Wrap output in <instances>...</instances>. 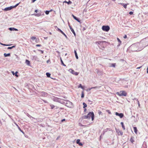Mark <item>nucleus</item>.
<instances>
[{
  "label": "nucleus",
  "instance_id": "f257e3e1",
  "mask_svg": "<svg viewBox=\"0 0 148 148\" xmlns=\"http://www.w3.org/2000/svg\"><path fill=\"white\" fill-rule=\"evenodd\" d=\"M140 43L141 45H143L142 47L141 48V49L143 48H144L146 46H147L148 45V37L144 38L141 40Z\"/></svg>",
  "mask_w": 148,
  "mask_h": 148
},
{
  "label": "nucleus",
  "instance_id": "f03ea898",
  "mask_svg": "<svg viewBox=\"0 0 148 148\" xmlns=\"http://www.w3.org/2000/svg\"><path fill=\"white\" fill-rule=\"evenodd\" d=\"M91 117L92 120L93 121L94 119V114L93 112H90L87 115L84 116L83 117V119H90Z\"/></svg>",
  "mask_w": 148,
  "mask_h": 148
},
{
  "label": "nucleus",
  "instance_id": "7ed1b4c3",
  "mask_svg": "<svg viewBox=\"0 0 148 148\" xmlns=\"http://www.w3.org/2000/svg\"><path fill=\"white\" fill-rule=\"evenodd\" d=\"M139 46L140 47L141 46L140 43H139L138 42L132 44L131 46V48L132 49V50L134 51H137L138 50V51H140V50H138V47H139Z\"/></svg>",
  "mask_w": 148,
  "mask_h": 148
},
{
  "label": "nucleus",
  "instance_id": "20e7f679",
  "mask_svg": "<svg viewBox=\"0 0 148 148\" xmlns=\"http://www.w3.org/2000/svg\"><path fill=\"white\" fill-rule=\"evenodd\" d=\"M64 103L66 106L70 108H71L73 106L72 103L69 101H65Z\"/></svg>",
  "mask_w": 148,
  "mask_h": 148
},
{
  "label": "nucleus",
  "instance_id": "39448f33",
  "mask_svg": "<svg viewBox=\"0 0 148 148\" xmlns=\"http://www.w3.org/2000/svg\"><path fill=\"white\" fill-rule=\"evenodd\" d=\"M102 29L104 31L108 32L109 30L110 27L108 25H103L102 27Z\"/></svg>",
  "mask_w": 148,
  "mask_h": 148
},
{
  "label": "nucleus",
  "instance_id": "423d86ee",
  "mask_svg": "<svg viewBox=\"0 0 148 148\" xmlns=\"http://www.w3.org/2000/svg\"><path fill=\"white\" fill-rule=\"evenodd\" d=\"M69 72L72 74L74 75H77L79 74V73L75 72L73 70L71 69H70L69 70Z\"/></svg>",
  "mask_w": 148,
  "mask_h": 148
},
{
  "label": "nucleus",
  "instance_id": "0eeeda50",
  "mask_svg": "<svg viewBox=\"0 0 148 148\" xmlns=\"http://www.w3.org/2000/svg\"><path fill=\"white\" fill-rule=\"evenodd\" d=\"M115 114L116 115L119 116L121 118H122L124 116L123 114L122 113H119L117 112H116Z\"/></svg>",
  "mask_w": 148,
  "mask_h": 148
},
{
  "label": "nucleus",
  "instance_id": "6e6552de",
  "mask_svg": "<svg viewBox=\"0 0 148 148\" xmlns=\"http://www.w3.org/2000/svg\"><path fill=\"white\" fill-rule=\"evenodd\" d=\"M120 94L119 95L120 96H126L127 95V93L125 91H123L120 92Z\"/></svg>",
  "mask_w": 148,
  "mask_h": 148
},
{
  "label": "nucleus",
  "instance_id": "1a4fd4ad",
  "mask_svg": "<svg viewBox=\"0 0 148 148\" xmlns=\"http://www.w3.org/2000/svg\"><path fill=\"white\" fill-rule=\"evenodd\" d=\"M116 133L119 135H122L123 134V132L121 131L119 129H116Z\"/></svg>",
  "mask_w": 148,
  "mask_h": 148
},
{
  "label": "nucleus",
  "instance_id": "9d476101",
  "mask_svg": "<svg viewBox=\"0 0 148 148\" xmlns=\"http://www.w3.org/2000/svg\"><path fill=\"white\" fill-rule=\"evenodd\" d=\"M56 27L57 29L62 34H63L66 38H67V36L59 28H58L57 26H56Z\"/></svg>",
  "mask_w": 148,
  "mask_h": 148
},
{
  "label": "nucleus",
  "instance_id": "9b49d317",
  "mask_svg": "<svg viewBox=\"0 0 148 148\" xmlns=\"http://www.w3.org/2000/svg\"><path fill=\"white\" fill-rule=\"evenodd\" d=\"M13 8V7L12 6H11L9 7H8L5 8L3 10L5 11H9L10 10Z\"/></svg>",
  "mask_w": 148,
  "mask_h": 148
},
{
  "label": "nucleus",
  "instance_id": "f8f14e48",
  "mask_svg": "<svg viewBox=\"0 0 148 148\" xmlns=\"http://www.w3.org/2000/svg\"><path fill=\"white\" fill-rule=\"evenodd\" d=\"M69 27L71 31L73 32V33L74 35V36H75V35H76L75 33L74 29L72 28V27L70 26V25H69Z\"/></svg>",
  "mask_w": 148,
  "mask_h": 148
},
{
  "label": "nucleus",
  "instance_id": "ddd939ff",
  "mask_svg": "<svg viewBox=\"0 0 148 148\" xmlns=\"http://www.w3.org/2000/svg\"><path fill=\"white\" fill-rule=\"evenodd\" d=\"M9 29L11 31H18V30L17 29L15 28L14 27H10L9 28Z\"/></svg>",
  "mask_w": 148,
  "mask_h": 148
},
{
  "label": "nucleus",
  "instance_id": "4468645a",
  "mask_svg": "<svg viewBox=\"0 0 148 148\" xmlns=\"http://www.w3.org/2000/svg\"><path fill=\"white\" fill-rule=\"evenodd\" d=\"M76 143L79 144L80 146H82V144L80 142V140L79 139H77L76 141Z\"/></svg>",
  "mask_w": 148,
  "mask_h": 148
},
{
  "label": "nucleus",
  "instance_id": "2eb2a0df",
  "mask_svg": "<svg viewBox=\"0 0 148 148\" xmlns=\"http://www.w3.org/2000/svg\"><path fill=\"white\" fill-rule=\"evenodd\" d=\"M72 16L73 17V18L76 21H77L78 22H80V21L79 19L77 18L73 14L72 15Z\"/></svg>",
  "mask_w": 148,
  "mask_h": 148
},
{
  "label": "nucleus",
  "instance_id": "dca6fc26",
  "mask_svg": "<svg viewBox=\"0 0 148 148\" xmlns=\"http://www.w3.org/2000/svg\"><path fill=\"white\" fill-rule=\"evenodd\" d=\"M119 4H121V5H122L123 6V7L125 8H127V5H128V3L126 4H124L123 3H120Z\"/></svg>",
  "mask_w": 148,
  "mask_h": 148
},
{
  "label": "nucleus",
  "instance_id": "f3484780",
  "mask_svg": "<svg viewBox=\"0 0 148 148\" xmlns=\"http://www.w3.org/2000/svg\"><path fill=\"white\" fill-rule=\"evenodd\" d=\"M116 63H112L110 64V65L109 66L110 67H115L116 66Z\"/></svg>",
  "mask_w": 148,
  "mask_h": 148
},
{
  "label": "nucleus",
  "instance_id": "a211bd4d",
  "mask_svg": "<svg viewBox=\"0 0 148 148\" xmlns=\"http://www.w3.org/2000/svg\"><path fill=\"white\" fill-rule=\"evenodd\" d=\"M133 128L134 130V132L136 134L137 133V127H133Z\"/></svg>",
  "mask_w": 148,
  "mask_h": 148
},
{
  "label": "nucleus",
  "instance_id": "6ab92c4d",
  "mask_svg": "<svg viewBox=\"0 0 148 148\" xmlns=\"http://www.w3.org/2000/svg\"><path fill=\"white\" fill-rule=\"evenodd\" d=\"M74 53L75 54V57L77 59H78V57L77 56V53L76 51L75 50H74Z\"/></svg>",
  "mask_w": 148,
  "mask_h": 148
},
{
  "label": "nucleus",
  "instance_id": "aec40b11",
  "mask_svg": "<svg viewBox=\"0 0 148 148\" xmlns=\"http://www.w3.org/2000/svg\"><path fill=\"white\" fill-rule=\"evenodd\" d=\"M10 53H7V54H6V53H4V56L5 57L9 56H10Z\"/></svg>",
  "mask_w": 148,
  "mask_h": 148
},
{
  "label": "nucleus",
  "instance_id": "412c9836",
  "mask_svg": "<svg viewBox=\"0 0 148 148\" xmlns=\"http://www.w3.org/2000/svg\"><path fill=\"white\" fill-rule=\"evenodd\" d=\"M25 63L27 64L28 65H29L30 64V61L28 60H26Z\"/></svg>",
  "mask_w": 148,
  "mask_h": 148
},
{
  "label": "nucleus",
  "instance_id": "4be33fe9",
  "mask_svg": "<svg viewBox=\"0 0 148 148\" xmlns=\"http://www.w3.org/2000/svg\"><path fill=\"white\" fill-rule=\"evenodd\" d=\"M130 141L133 143L134 142V138L133 137H132L130 140Z\"/></svg>",
  "mask_w": 148,
  "mask_h": 148
},
{
  "label": "nucleus",
  "instance_id": "5701e85b",
  "mask_svg": "<svg viewBox=\"0 0 148 148\" xmlns=\"http://www.w3.org/2000/svg\"><path fill=\"white\" fill-rule=\"evenodd\" d=\"M121 125H122V128L124 130H125V127L123 123V122H121Z\"/></svg>",
  "mask_w": 148,
  "mask_h": 148
},
{
  "label": "nucleus",
  "instance_id": "b1692460",
  "mask_svg": "<svg viewBox=\"0 0 148 148\" xmlns=\"http://www.w3.org/2000/svg\"><path fill=\"white\" fill-rule=\"evenodd\" d=\"M17 126H18V128L19 129V130L20 131H21V132H22L23 134H24V133L21 130V128L18 126L17 125H16Z\"/></svg>",
  "mask_w": 148,
  "mask_h": 148
},
{
  "label": "nucleus",
  "instance_id": "393cba45",
  "mask_svg": "<svg viewBox=\"0 0 148 148\" xmlns=\"http://www.w3.org/2000/svg\"><path fill=\"white\" fill-rule=\"evenodd\" d=\"M60 61H61V64H62L63 66H66V65L64 63H63V61H62V59L61 58H60Z\"/></svg>",
  "mask_w": 148,
  "mask_h": 148
},
{
  "label": "nucleus",
  "instance_id": "a878e982",
  "mask_svg": "<svg viewBox=\"0 0 148 148\" xmlns=\"http://www.w3.org/2000/svg\"><path fill=\"white\" fill-rule=\"evenodd\" d=\"M46 75L47 77H50V76L51 75L50 73H46Z\"/></svg>",
  "mask_w": 148,
  "mask_h": 148
},
{
  "label": "nucleus",
  "instance_id": "bb28decb",
  "mask_svg": "<svg viewBox=\"0 0 148 148\" xmlns=\"http://www.w3.org/2000/svg\"><path fill=\"white\" fill-rule=\"evenodd\" d=\"M83 105L84 106H83L84 108H85L87 107V105L85 103H83Z\"/></svg>",
  "mask_w": 148,
  "mask_h": 148
},
{
  "label": "nucleus",
  "instance_id": "cd10ccee",
  "mask_svg": "<svg viewBox=\"0 0 148 148\" xmlns=\"http://www.w3.org/2000/svg\"><path fill=\"white\" fill-rule=\"evenodd\" d=\"M63 3H68V4H70L71 3V2L70 1H69L67 2L66 1H64L63 2Z\"/></svg>",
  "mask_w": 148,
  "mask_h": 148
},
{
  "label": "nucleus",
  "instance_id": "c85d7f7f",
  "mask_svg": "<svg viewBox=\"0 0 148 148\" xmlns=\"http://www.w3.org/2000/svg\"><path fill=\"white\" fill-rule=\"evenodd\" d=\"M15 47V46H13L11 47H9L8 48V49H12L14 47Z\"/></svg>",
  "mask_w": 148,
  "mask_h": 148
},
{
  "label": "nucleus",
  "instance_id": "c756f323",
  "mask_svg": "<svg viewBox=\"0 0 148 148\" xmlns=\"http://www.w3.org/2000/svg\"><path fill=\"white\" fill-rule=\"evenodd\" d=\"M17 3V4H16V5H15L14 6H12V7H13V8H15L16 7H17V6L18 5H19V3Z\"/></svg>",
  "mask_w": 148,
  "mask_h": 148
},
{
  "label": "nucleus",
  "instance_id": "7c9ffc66",
  "mask_svg": "<svg viewBox=\"0 0 148 148\" xmlns=\"http://www.w3.org/2000/svg\"><path fill=\"white\" fill-rule=\"evenodd\" d=\"M0 44L2 45H3V46H9V45H6V44H3L1 42H0Z\"/></svg>",
  "mask_w": 148,
  "mask_h": 148
},
{
  "label": "nucleus",
  "instance_id": "2f4dec72",
  "mask_svg": "<svg viewBox=\"0 0 148 148\" xmlns=\"http://www.w3.org/2000/svg\"><path fill=\"white\" fill-rule=\"evenodd\" d=\"M108 128H107V129H106L105 130H104L103 132V135H104V133H105V132H107V131H108Z\"/></svg>",
  "mask_w": 148,
  "mask_h": 148
},
{
  "label": "nucleus",
  "instance_id": "473e14b6",
  "mask_svg": "<svg viewBox=\"0 0 148 148\" xmlns=\"http://www.w3.org/2000/svg\"><path fill=\"white\" fill-rule=\"evenodd\" d=\"M51 11H51H47H47H45V14H46L47 15V14H49V12H50Z\"/></svg>",
  "mask_w": 148,
  "mask_h": 148
},
{
  "label": "nucleus",
  "instance_id": "72a5a7b5",
  "mask_svg": "<svg viewBox=\"0 0 148 148\" xmlns=\"http://www.w3.org/2000/svg\"><path fill=\"white\" fill-rule=\"evenodd\" d=\"M50 106L51 107V109H53V108L55 107V106L54 105H52V104Z\"/></svg>",
  "mask_w": 148,
  "mask_h": 148
},
{
  "label": "nucleus",
  "instance_id": "f704fd0d",
  "mask_svg": "<svg viewBox=\"0 0 148 148\" xmlns=\"http://www.w3.org/2000/svg\"><path fill=\"white\" fill-rule=\"evenodd\" d=\"M84 97V92L83 91H82V95H81V97L82 98H83Z\"/></svg>",
  "mask_w": 148,
  "mask_h": 148
},
{
  "label": "nucleus",
  "instance_id": "c9c22d12",
  "mask_svg": "<svg viewBox=\"0 0 148 148\" xmlns=\"http://www.w3.org/2000/svg\"><path fill=\"white\" fill-rule=\"evenodd\" d=\"M18 73V72L17 71H16L14 75L16 77H18V75H17V73Z\"/></svg>",
  "mask_w": 148,
  "mask_h": 148
},
{
  "label": "nucleus",
  "instance_id": "e433bc0d",
  "mask_svg": "<svg viewBox=\"0 0 148 148\" xmlns=\"http://www.w3.org/2000/svg\"><path fill=\"white\" fill-rule=\"evenodd\" d=\"M117 39L118 41L119 42H120V44L121 43V41L118 38H117Z\"/></svg>",
  "mask_w": 148,
  "mask_h": 148
},
{
  "label": "nucleus",
  "instance_id": "4c0bfd02",
  "mask_svg": "<svg viewBox=\"0 0 148 148\" xmlns=\"http://www.w3.org/2000/svg\"><path fill=\"white\" fill-rule=\"evenodd\" d=\"M36 39V37H35L33 36L31 38V39L32 40H34Z\"/></svg>",
  "mask_w": 148,
  "mask_h": 148
},
{
  "label": "nucleus",
  "instance_id": "58836bf2",
  "mask_svg": "<svg viewBox=\"0 0 148 148\" xmlns=\"http://www.w3.org/2000/svg\"><path fill=\"white\" fill-rule=\"evenodd\" d=\"M78 88H82V84H80L79 85V86H78Z\"/></svg>",
  "mask_w": 148,
  "mask_h": 148
},
{
  "label": "nucleus",
  "instance_id": "ea45409f",
  "mask_svg": "<svg viewBox=\"0 0 148 148\" xmlns=\"http://www.w3.org/2000/svg\"><path fill=\"white\" fill-rule=\"evenodd\" d=\"M133 12L132 11L130 12L129 13V14L130 15H132L133 14Z\"/></svg>",
  "mask_w": 148,
  "mask_h": 148
},
{
  "label": "nucleus",
  "instance_id": "a19ab883",
  "mask_svg": "<svg viewBox=\"0 0 148 148\" xmlns=\"http://www.w3.org/2000/svg\"><path fill=\"white\" fill-rule=\"evenodd\" d=\"M39 51H41V53H42V54H43V53H44V52H43V51H42V50H39Z\"/></svg>",
  "mask_w": 148,
  "mask_h": 148
},
{
  "label": "nucleus",
  "instance_id": "79ce46f5",
  "mask_svg": "<svg viewBox=\"0 0 148 148\" xmlns=\"http://www.w3.org/2000/svg\"><path fill=\"white\" fill-rule=\"evenodd\" d=\"M36 46L37 47H40V46H41V45H40L38 44V45H36Z\"/></svg>",
  "mask_w": 148,
  "mask_h": 148
},
{
  "label": "nucleus",
  "instance_id": "37998d69",
  "mask_svg": "<svg viewBox=\"0 0 148 148\" xmlns=\"http://www.w3.org/2000/svg\"><path fill=\"white\" fill-rule=\"evenodd\" d=\"M97 88V87H92L91 88L92 89H93V88L96 89V88Z\"/></svg>",
  "mask_w": 148,
  "mask_h": 148
},
{
  "label": "nucleus",
  "instance_id": "c03bdc74",
  "mask_svg": "<svg viewBox=\"0 0 148 148\" xmlns=\"http://www.w3.org/2000/svg\"><path fill=\"white\" fill-rule=\"evenodd\" d=\"M127 35H125L124 36H123V38H127Z\"/></svg>",
  "mask_w": 148,
  "mask_h": 148
},
{
  "label": "nucleus",
  "instance_id": "a18cd8bd",
  "mask_svg": "<svg viewBox=\"0 0 148 148\" xmlns=\"http://www.w3.org/2000/svg\"><path fill=\"white\" fill-rule=\"evenodd\" d=\"M42 93L43 94H44V96H45L46 95V93H45V92H42Z\"/></svg>",
  "mask_w": 148,
  "mask_h": 148
},
{
  "label": "nucleus",
  "instance_id": "49530a36",
  "mask_svg": "<svg viewBox=\"0 0 148 148\" xmlns=\"http://www.w3.org/2000/svg\"><path fill=\"white\" fill-rule=\"evenodd\" d=\"M134 100H136V101H138V99L136 98H134Z\"/></svg>",
  "mask_w": 148,
  "mask_h": 148
},
{
  "label": "nucleus",
  "instance_id": "de8ad7c7",
  "mask_svg": "<svg viewBox=\"0 0 148 148\" xmlns=\"http://www.w3.org/2000/svg\"><path fill=\"white\" fill-rule=\"evenodd\" d=\"M102 112L101 111H99L98 112L99 114L100 115L101 113Z\"/></svg>",
  "mask_w": 148,
  "mask_h": 148
},
{
  "label": "nucleus",
  "instance_id": "09e8293b",
  "mask_svg": "<svg viewBox=\"0 0 148 148\" xmlns=\"http://www.w3.org/2000/svg\"><path fill=\"white\" fill-rule=\"evenodd\" d=\"M12 73L13 74V75H14L15 74V73H14V72L13 71H12Z\"/></svg>",
  "mask_w": 148,
  "mask_h": 148
},
{
  "label": "nucleus",
  "instance_id": "8fccbe9b",
  "mask_svg": "<svg viewBox=\"0 0 148 148\" xmlns=\"http://www.w3.org/2000/svg\"><path fill=\"white\" fill-rule=\"evenodd\" d=\"M65 119H63L62 120H61V121H62V122H63V121H65Z\"/></svg>",
  "mask_w": 148,
  "mask_h": 148
},
{
  "label": "nucleus",
  "instance_id": "3c124183",
  "mask_svg": "<svg viewBox=\"0 0 148 148\" xmlns=\"http://www.w3.org/2000/svg\"><path fill=\"white\" fill-rule=\"evenodd\" d=\"M141 67H142V66H140V67H138L137 68V69H140V68Z\"/></svg>",
  "mask_w": 148,
  "mask_h": 148
},
{
  "label": "nucleus",
  "instance_id": "603ef678",
  "mask_svg": "<svg viewBox=\"0 0 148 148\" xmlns=\"http://www.w3.org/2000/svg\"><path fill=\"white\" fill-rule=\"evenodd\" d=\"M137 102H138V106H140L139 102L138 101Z\"/></svg>",
  "mask_w": 148,
  "mask_h": 148
},
{
  "label": "nucleus",
  "instance_id": "864d4df0",
  "mask_svg": "<svg viewBox=\"0 0 148 148\" xmlns=\"http://www.w3.org/2000/svg\"><path fill=\"white\" fill-rule=\"evenodd\" d=\"M147 73H148V66L147 67Z\"/></svg>",
  "mask_w": 148,
  "mask_h": 148
},
{
  "label": "nucleus",
  "instance_id": "5fc2aeb1",
  "mask_svg": "<svg viewBox=\"0 0 148 148\" xmlns=\"http://www.w3.org/2000/svg\"><path fill=\"white\" fill-rule=\"evenodd\" d=\"M36 0H32V2H34L35 1H36Z\"/></svg>",
  "mask_w": 148,
  "mask_h": 148
},
{
  "label": "nucleus",
  "instance_id": "6e6d98bb",
  "mask_svg": "<svg viewBox=\"0 0 148 148\" xmlns=\"http://www.w3.org/2000/svg\"><path fill=\"white\" fill-rule=\"evenodd\" d=\"M108 113H109V114H111V112H110V111H109V110H108Z\"/></svg>",
  "mask_w": 148,
  "mask_h": 148
},
{
  "label": "nucleus",
  "instance_id": "4d7b16f0",
  "mask_svg": "<svg viewBox=\"0 0 148 148\" xmlns=\"http://www.w3.org/2000/svg\"><path fill=\"white\" fill-rule=\"evenodd\" d=\"M38 11V10H35V12H37Z\"/></svg>",
  "mask_w": 148,
  "mask_h": 148
},
{
  "label": "nucleus",
  "instance_id": "13d9d810",
  "mask_svg": "<svg viewBox=\"0 0 148 148\" xmlns=\"http://www.w3.org/2000/svg\"><path fill=\"white\" fill-rule=\"evenodd\" d=\"M86 109H85L84 110V111L85 112H86Z\"/></svg>",
  "mask_w": 148,
  "mask_h": 148
},
{
  "label": "nucleus",
  "instance_id": "bf43d9fd",
  "mask_svg": "<svg viewBox=\"0 0 148 148\" xmlns=\"http://www.w3.org/2000/svg\"><path fill=\"white\" fill-rule=\"evenodd\" d=\"M81 88H82L83 89H84V88L83 87V86H82V87Z\"/></svg>",
  "mask_w": 148,
  "mask_h": 148
},
{
  "label": "nucleus",
  "instance_id": "052dcab7",
  "mask_svg": "<svg viewBox=\"0 0 148 148\" xmlns=\"http://www.w3.org/2000/svg\"><path fill=\"white\" fill-rule=\"evenodd\" d=\"M92 89L91 88L88 89L89 90H90Z\"/></svg>",
  "mask_w": 148,
  "mask_h": 148
},
{
  "label": "nucleus",
  "instance_id": "680f3d73",
  "mask_svg": "<svg viewBox=\"0 0 148 148\" xmlns=\"http://www.w3.org/2000/svg\"><path fill=\"white\" fill-rule=\"evenodd\" d=\"M101 41H98V43L99 44V42H100V43H101Z\"/></svg>",
  "mask_w": 148,
  "mask_h": 148
},
{
  "label": "nucleus",
  "instance_id": "e2e57ef3",
  "mask_svg": "<svg viewBox=\"0 0 148 148\" xmlns=\"http://www.w3.org/2000/svg\"><path fill=\"white\" fill-rule=\"evenodd\" d=\"M49 34H50V35L52 34L51 33V32H49Z\"/></svg>",
  "mask_w": 148,
  "mask_h": 148
},
{
  "label": "nucleus",
  "instance_id": "0e129e2a",
  "mask_svg": "<svg viewBox=\"0 0 148 148\" xmlns=\"http://www.w3.org/2000/svg\"><path fill=\"white\" fill-rule=\"evenodd\" d=\"M101 136H102V135H101L100 136V138H101Z\"/></svg>",
  "mask_w": 148,
  "mask_h": 148
},
{
  "label": "nucleus",
  "instance_id": "69168bd1",
  "mask_svg": "<svg viewBox=\"0 0 148 148\" xmlns=\"http://www.w3.org/2000/svg\"><path fill=\"white\" fill-rule=\"evenodd\" d=\"M59 138V137H58L57 138L56 140H58V138Z\"/></svg>",
  "mask_w": 148,
  "mask_h": 148
},
{
  "label": "nucleus",
  "instance_id": "338daca9",
  "mask_svg": "<svg viewBox=\"0 0 148 148\" xmlns=\"http://www.w3.org/2000/svg\"><path fill=\"white\" fill-rule=\"evenodd\" d=\"M47 37H46V38H45V39H47Z\"/></svg>",
  "mask_w": 148,
  "mask_h": 148
},
{
  "label": "nucleus",
  "instance_id": "774afa93",
  "mask_svg": "<svg viewBox=\"0 0 148 148\" xmlns=\"http://www.w3.org/2000/svg\"><path fill=\"white\" fill-rule=\"evenodd\" d=\"M88 101H89V102H90V101H90V100H88Z\"/></svg>",
  "mask_w": 148,
  "mask_h": 148
}]
</instances>
